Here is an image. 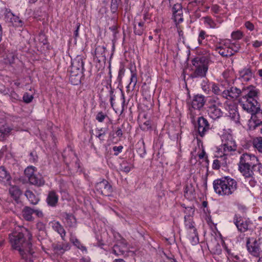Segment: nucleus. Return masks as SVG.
<instances>
[{
    "instance_id": "f257e3e1",
    "label": "nucleus",
    "mask_w": 262,
    "mask_h": 262,
    "mask_svg": "<svg viewBox=\"0 0 262 262\" xmlns=\"http://www.w3.org/2000/svg\"><path fill=\"white\" fill-rule=\"evenodd\" d=\"M9 242L13 249L19 251L22 258L30 262L33 261L32 244L29 241H26L24 234L20 232L14 231L9 235Z\"/></svg>"
},
{
    "instance_id": "f03ea898",
    "label": "nucleus",
    "mask_w": 262,
    "mask_h": 262,
    "mask_svg": "<svg viewBox=\"0 0 262 262\" xmlns=\"http://www.w3.org/2000/svg\"><path fill=\"white\" fill-rule=\"evenodd\" d=\"M238 169L245 177L254 176V170L257 169L262 174V165L257 157L254 155L245 153L241 155L238 164Z\"/></svg>"
},
{
    "instance_id": "7ed1b4c3",
    "label": "nucleus",
    "mask_w": 262,
    "mask_h": 262,
    "mask_svg": "<svg viewBox=\"0 0 262 262\" xmlns=\"http://www.w3.org/2000/svg\"><path fill=\"white\" fill-rule=\"evenodd\" d=\"M259 90L253 85L244 88L242 91L243 96L239 103L243 110L246 111H254L256 106L259 105L257 102Z\"/></svg>"
},
{
    "instance_id": "20e7f679",
    "label": "nucleus",
    "mask_w": 262,
    "mask_h": 262,
    "mask_svg": "<svg viewBox=\"0 0 262 262\" xmlns=\"http://www.w3.org/2000/svg\"><path fill=\"white\" fill-rule=\"evenodd\" d=\"M214 191L221 196H229L237 189V182L229 177L215 180L213 183Z\"/></svg>"
},
{
    "instance_id": "39448f33",
    "label": "nucleus",
    "mask_w": 262,
    "mask_h": 262,
    "mask_svg": "<svg viewBox=\"0 0 262 262\" xmlns=\"http://www.w3.org/2000/svg\"><path fill=\"white\" fill-rule=\"evenodd\" d=\"M223 104L217 97H212L208 101L206 112L213 120L221 118L223 115Z\"/></svg>"
},
{
    "instance_id": "423d86ee",
    "label": "nucleus",
    "mask_w": 262,
    "mask_h": 262,
    "mask_svg": "<svg viewBox=\"0 0 262 262\" xmlns=\"http://www.w3.org/2000/svg\"><path fill=\"white\" fill-rule=\"evenodd\" d=\"M191 62L194 68L192 77H205L208 70V60L204 57H198L193 59Z\"/></svg>"
},
{
    "instance_id": "0eeeda50",
    "label": "nucleus",
    "mask_w": 262,
    "mask_h": 262,
    "mask_svg": "<svg viewBox=\"0 0 262 262\" xmlns=\"http://www.w3.org/2000/svg\"><path fill=\"white\" fill-rule=\"evenodd\" d=\"M184 225L190 242L192 245H197L199 243V235L192 216L189 215L184 216Z\"/></svg>"
},
{
    "instance_id": "6e6552de",
    "label": "nucleus",
    "mask_w": 262,
    "mask_h": 262,
    "mask_svg": "<svg viewBox=\"0 0 262 262\" xmlns=\"http://www.w3.org/2000/svg\"><path fill=\"white\" fill-rule=\"evenodd\" d=\"M233 223L237 230L241 232H245L251 229L252 223L249 218H244L239 214H235L233 217Z\"/></svg>"
},
{
    "instance_id": "1a4fd4ad",
    "label": "nucleus",
    "mask_w": 262,
    "mask_h": 262,
    "mask_svg": "<svg viewBox=\"0 0 262 262\" xmlns=\"http://www.w3.org/2000/svg\"><path fill=\"white\" fill-rule=\"evenodd\" d=\"M222 147L224 150V155H228L229 152L235 151L236 149V145L233 140L230 134H224L222 136Z\"/></svg>"
},
{
    "instance_id": "9d476101",
    "label": "nucleus",
    "mask_w": 262,
    "mask_h": 262,
    "mask_svg": "<svg viewBox=\"0 0 262 262\" xmlns=\"http://www.w3.org/2000/svg\"><path fill=\"white\" fill-rule=\"evenodd\" d=\"M117 236L118 238L117 235H115L116 243L113 247V252L117 255H123L129 250L128 244L124 238L120 236L119 234L117 233Z\"/></svg>"
},
{
    "instance_id": "9b49d317",
    "label": "nucleus",
    "mask_w": 262,
    "mask_h": 262,
    "mask_svg": "<svg viewBox=\"0 0 262 262\" xmlns=\"http://www.w3.org/2000/svg\"><path fill=\"white\" fill-rule=\"evenodd\" d=\"M254 111H247L251 114V119L249 121L250 129H255L256 127L262 125V110L259 105L256 106Z\"/></svg>"
},
{
    "instance_id": "f8f14e48",
    "label": "nucleus",
    "mask_w": 262,
    "mask_h": 262,
    "mask_svg": "<svg viewBox=\"0 0 262 262\" xmlns=\"http://www.w3.org/2000/svg\"><path fill=\"white\" fill-rule=\"evenodd\" d=\"M205 97L202 95H195L191 101V108L190 109V115L192 119H194L195 114L193 112L195 110L200 111L205 103Z\"/></svg>"
},
{
    "instance_id": "ddd939ff",
    "label": "nucleus",
    "mask_w": 262,
    "mask_h": 262,
    "mask_svg": "<svg viewBox=\"0 0 262 262\" xmlns=\"http://www.w3.org/2000/svg\"><path fill=\"white\" fill-rule=\"evenodd\" d=\"M195 128L198 132V135L201 138H203L207 132L211 129V127L208 120L204 117L201 116L198 118Z\"/></svg>"
},
{
    "instance_id": "4468645a",
    "label": "nucleus",
    "mask_w": 262,
    "mask_h": 262,
    "mask_svg": "<svg viewBox=\"0 0 262 262\" xmlns=\"http://www.w3.org/2000/svg\"><path fill=\"white\" fill-rule=\"evenodd\" d=\"M95 188L99 193L105 196L110 195L113 192L112 185L105 180L97 183Z\"/></svg>"
},
{
    "instance_id": "2eb2a0df",
    "label": "nucleus",
    "mask_w": 262,
    "mask_h": 262,
    "mask_svg": "<svg viewBox=\"0 0 262 262\" xmlns=\"http://www.w3.org/2000/svg\"><path fill=\"white\" fill-rule=\"evenodd\" d=\"M172 17L176 24L182 23L183 21L182 6L180 4H176L172 8Z\"/></svg>"
},
{
    "instance_id": "dca6fc26",
    "label": "nucleus",
    "mask_w": 262,
    "mask_h": 262,
    "mask_svg": "<svg viewBox=\"0 0 262 262\" xmlns=\"http://www.w3.org/2000/svg\"><path fill=\"white\" fill-rule=\"evenodd\" d=\"M241 94L242 91L240 89L232 86L229 90H224L223 97L229 100H234L238 97Z\"/></svg>"
},
{
    "instance_id": "f3484780",
    "label": "nucleus",
    "mask_w": 262,
    "mask_h": 262,
    "mask_svg": "<svg viewBox=\"0 0 262 262\" xmlns=\"http://www.w3.org/2000/svg\"><path fill=\"white\" fill-rule=\"evenodd\" d=\"M83 60L81 56H78L72 60L70 71L83 73Z\"/></svg>"
},
{
    "instance_id": "a211bd4d",
    "label": "nucleus",
    "mask_w": 262,
    "mask_h": 262,
    "mask_svg": "<svg viewBox=\"0 0 262 262\" xmlns=\"http://www.w3.org/2000/svg\"><path fill=\"white\" fill-rule=\"evenodd\" d=\"M247 247L248 251L254 256H258L260 253V248L256 239H254L253 242H250V239L247 241Z\"/></svg>"
},
{
    "instance_id": "6ab92c4d",
    "label": "nucleus",
    "mask_w": 262,
    "mask_h": 262,
    "mask_svg": "<svg viewBox=\"0 0 262 262\" xmlns=\"http://www.w3.org/2000/svg\"><path fill=\"white\" fill-rule=\"evenodd\" d=\"M141 16L138 15L136 17L134 21V33L138 35H141L144 31V22L141 20Z\"/></svg>"
},
{
    "instance_id": "aec40b11",
    "label": "nucleus",
    "mask_w": 262,
    "mask_h": 262,
    "mask_svg": "<svg viewBox=\"0 0 262 262\" xmlns=\"http://www.w3.org/2000/svg\"><path fill=\"white\" fill-rule=\"evenodd\" d=\"M5 19L6 21L11 23L14 26L20 27L22 26V21L17 16L14 15L11 12L6 13Z\"/></svg>"
},
{
    "instance_id": "412c9836",
    "label": "nucleus",
    "mask_w": 262,
    "mask_h": 262,
    "mask_svg": "<svg viewBox=\"0 0 262 262\" xmlns=\"http://www.w3.org/2000/svg\"><path fill=\"white\" fill-rule=\"evenodd\" d=\"M59 196L54 190L50 191L48 194L46 202L50 207H55L58 202Z\"/></svg>"
},
{
    "instance_id": "4be33fe9",
    "label": "nucleus",
    "mask_w": 262,
    "mask_h": 262,
    "mask_svg": "<svg viewBox=\"0 0 262 262\" xmlns=\"http://www.w3.org/2000/svg\"><path fill=\"white\" fill-rule=\"evenodd\" d=\"M253 75L251 69L249 67H245L239 71V79L245 82L251 79Z\"/></svg>"
},
{
    "instance_id": "5701e85b",
    "label": "nucleus",
    "mask_w": 262,
    "mask_h": 262,
    "mask_svg": "<svg viewBox=\"0 0 262 262\" xmlns=\"http://www.w3.org/2000/svg\"><path fill=\"white\" fill-rule=\"evenodd\" d=\"M53 229L60 234L62 240H65L66 232L63 227L58 221H52L50 223Z\"/></svg>"
},
{
    "instance_id": "b1692460",
    "label": "nucleus",
    "mask_w": 262,
    "mask_h": 262,
    "mask_svg": "<svg viewBox=\"0 0 262 262\" xmlns=\"http://www.w3.org/2000/svg\"><path fill=\"white\" fill-rule=\"evenodd\" d=\"M64 222L69 228H75L76 227L77 222L75 216L72 214L63 213L62 214Z\"/></svg>"
},
{
    "instance_id": "393cba45",
    "label": "nucleus",
    "mask_w": 262,
    "mask_h": 262,
    "mask_svg": "<svg viewBox=\"0 0 262 262\" xmlns=\"http://www.w3.org/2000/svg\"><path fill=\"white\" fill-rule=\"evenodd\" d=\"M106 48L103 46H98L96 48L95 51V58H97L98 61H105Z\"/></svg>"
},
{
    "instance_id": "a878e982",
    "label": "nucleus",
    "mask_w": 262,
    "mask_h": 262,
    "mask_svg": "<svg viewBox=\"0 0 262 262\" xmlns=\"http://www.w3.org/2000/svg\"><path fill=\"white\" fill-rule=\"evenodd\" d=\"M70 75L69 80L73 85H78L81 81L82 73L76 72L70 70Z\"/></svg>"
},
{
    "instance_id": "bb28decb",
    "label": "nucleus",
    "mask_w": 262,
    "mask_h": 262,
    "mask_svg": "<svg viewBox=\"0 0 262 262\" xmlns=\"http://www.w3.org/2000/svg\"><path fill=\"white\" fill-rule=\"evenodd\" d=\"M30 184L37 186H41L44 185L45 181L42 176L39 173H35L33 176L29 180Z\"/></svg>"
},
{
    "instance_id": "cd10ccee",
    "label": "nucleus",
    "mask_w": 262,
    "mask_h": 262,
    "mask_svg": "<svg viewBox=\"0 0 262 262\" xmlns=\"http://www.w3.org/2000/svg\"><path fill=\"white\" fill-rule=\"evenodd\" d=\"M228 44H225V47L219 46L216 48L215 50L222 56H231L234 54L232 51H230Z\"/></svg>"
},
{
    "instance_id": "c85d7f7f",
    "label": "nucleus",
    "mask_w": 262,
    "mask_h": 262,
    "mask_svg": "<svg viewBox=\"0 0 262 262\" xmlns=\"http://www.w3.org/2000/svg\"><path fill=\"white\" fill-rule=\"evenodd\" d=\"M152 92L149 90V88L145 86L143 87L142 90V95L148 104L151 105L153 99L152 97Z\"/></svg>"
},
{
    "instance_id": "c756f323",
    "label": "nucleus",
    "mask_w": 262,
    "mask_h": 262,
    "mask_svg": "<svg viewBox=\"0 0 262 262\" xmlns=\"http://www.w3.org/2000/svg\"><path fill=\"white\" fill-rule=\"evenodd\" d=\"M70 242L76 247L78 249H80L82 252L87 253L86 248L83 246L80 242L76 238V236H74L72 233L70 234Z\"/></svg>"
},
{
    "instance_id": "7c9ffc66",
    "label": "nucleus",
    "mask_w": 262,
    "mask_h": 262,
    "mask_svg": "<svg viewBox=\"0 0 262 262\" xmlns=\"http://www.w3.org/2000/svg\"><path fill=\"white\" fill-rule=\"evenodd\" d=\"M36 228L40 232L37 235L38 239H43L47 236L46 225L41 222H39L36 224Z\"/></svg>"
},
{
    "instance_id": "2f4dec72",
    "label": "nucleus",
    "mask_w": 262,
    "mask_h": 262,
    "mask_svg": "<svg viewBox=\"0 0 262 262\" xmlns=\"http://www.w3.org/2000/svg\"><path fill=\"white\" fill-rule=\"evenodd\" d=\"M11 176L3 166L0 167V182L7 183L10 181Z\"/></svg>"
},
{
    "instance_id": "473e14b6",
    "label": "nucleus",
    "mask_w": 262,
    "mask_h": 262,
    "mask_svg": "<svg viewBox=\"0 0 262 262\" xmlns=\"http://www.w3.org/2000/svg\"><path fill=\"white\" fill-rule=\"evenodd\" d=\"M34 209L26 206L23 210V216L27 221H32L33 220L32 214L34 213Z\"/></svg>"
},
{
    "instance_id": "72a5a7b5",
    "label": "nucleus",
    "mask_w": 262,
    "mask_h": 262,
    "mask_svg": "<svg viewBox=\"0 0 262 262\" xmlns=\"http://www.w3.org/2000/svg\"><path fill=\"white\" fill-rule=\"evenodd\" d=\"M9 192L11 195L17 202L18 201L20 196L21 195L20 190L16 186H11L9 189Z\"/></svg>"
},
{
    "instance_id": "f704fd0d",
    "label": "nucleus",
    "mask_w": 262,
    "mask_h": 262,
    "mask_svg": "<svg viewBox=\"0 0 262 262\" xmlns=\"http://www.w3.org/2000/svg\"><path fill=\"white\" fill-rule=\"evenodd\" d=\"M25 195L32 204L36 205L38 203L39 199L31 190H27L25 192Z\"/></svg>"
},
{
    "instance_id": "c9c22d12",
    "label": "nucleus",
    "mask_w": 262,
    "mask_h": 262,
    "mask_svg": "<svg viewBox=\"0 0 262 262\" xmlns=\"http://www.w3.org/2000/svg\"><path fill=\"white\" fill-rule=\"evenodd\" d=\"M204 25L210 29L217 28L216 23L210 16H205L202 18Z\"/></svg>"
},
{
    "instance_id": "e433bc0d",
    "label": "nucleus",
    "mask_w": 262,
    "mask_h": 262,
    "mask_svg": "<svg viewBox=\"0 0 262 262\" xmlns=\"http://www.w3.org/2000/svg\"><path fill=\"white\" fill-rule=\"evenodd\" d=\"M12 130V128L7 125H3L0 128V139H3L5 137L8 136Z\"/></svg>"
},
{
    "instance_id": "4c0bfd02",
    "label": "nucleus",
    "mask_w": 262,
    "mask_h": 262,
    "mask_svg": "<svg viewBox=\"0 0 262 262\" xmlns=\"http://www.w3.org/2000/svg\"><path fill=\"white\" fill-rule=\"evenodd\" d=\"M253 147L262 154V137H256L252 141Z\"/></svg>"
},
{
    "instance_id": "58836bf2",
    "label": "nucleus",
    "mask_w": 262,
    "mask_h": 262,
    "mask_svg": "<svg viewBox=\"0 0 262 262\" xmlns=\"http://www.w3.org/2000/svg\"><path fill=\"white\" fill-rule=\"evenodd\" d=\"M194 188L192 184H187L185 187V195L189 198L193 197L194 194Z\"/></svg>"
},
{
    "instance_id": "ea45409f",
    "label": "nucleus",
    "mask_w": 262,
    "mask_h": 262,
    "mask_svg": "<svg viewBox=\"0 0 262 262\" xmlns=\"http://www.w3.org/2000/svg\"><path fill=\"white\" fill-rule=\"evenodd\" d=\"M131 74H132L130 78V82L126 88L128 89L132 88V90H133L137 84V77L136 73L134 71H131Z\"/></svg>"
},
{
    "instance_id": "a19ab883",
    "label": "nucleus",
    "mask_w": 262,
    "mask_h": 262,
    "mask_svg": "<svg viewBox=\"0 0 262 262\" xmlns=\"http://www.w3.org/2000/svg\"><path fill=\"white\" fill-rule=\"evenodd\" d=\"M224 248L227 253V256L228 260L236 262V260H239L238 256L235 254L234 252H232L231 250L228 249L226 245L224 246Z\"/></svg>"
},
{
    "instance_id": "79ce46f5",
    "label": "nucleus",
    "mask_w": 262,
    "mask_h": 262,
    "mask_svg": "<svg viewBox=\"0 0 262 262\" xmlns=\"http://www.w3.org/2000/svg\"><path fill=\"white\" fill-rule=\"evenodd\" d=\"M36 171V167L33 166H28L25 170L24 173L26 177L29 180Z\"/></svg>"
},
{
    "instance_id": "37998d69",
    "label": "nucleus",
    "mask_w": 262,
    "mask_h": 262,
    "mask_svg": "<svg viewBox=\"0 0 262 262\" xmlns=\"http://www.w3.org/2000/svg\"><path fill=\"white\" fill-rule=\"evenodd\" d=\"M133 168V164L126 161H123L120 164V170L126 173H128Z\"/></svg>"
},
{
    "instance_id": "c03bdc74",
    "label": "nucleus",
    "mask_w": 262,
    "mask_h": 262,
    "mask_svg": "<svg viewBox=\"0 0 262 262\" xmlns=\"http://www.w3.org/2000/svg\"><path fill=\"white\" fill-rule=\"evenodd\" d=\"M53 249L55 252L58 253H62L65 251L69 249V247L68 245H63L61 244H54Z\"/></svg>"
},
{
    "instance_id": "a18cd8bd",
    "label": "nucleus",
    "mask_w": 262,
    "mask_h": 262,
    "mask_svg": "<svg viewBox=\"0 0 262 262\" xmlns=\"http://www.w3.org/2000/svg\"><path fill=\"white\" fill-rule=\"evenodd\" d=\"M212 92L216 95H221L223 96L224 90H225L223 86L215 83H213L211 86Z\"/></svg>"
},
{
    "instance_id": "49530a36",
    "label": "nucleus",
    "mask_w": 262,
    "mask_h": 262,
    "mask_svg": "<svg viewBox=\"0 0 262 262\" xmlns=\"http://www.w3.org/2000/svg\"><path fill=\"white\" fill-rule=\"evenodd\" d=\"M227 42H226V44L228 45V46L229 47V49L230 51H232V52L234 53L235 52H238L241 46L240 44L238 42H229L230 40H227Z\"/></svg>"
},
{
    "instance_id": "de8ad7c7",
    "label": "nucleus",
    "mask_w": 262,
    "mask_h": 262,
    "mask_svg": "<svg viewBox=\"0 0 262 262\" xmlns=\"http://www.w3.org/2000/svg\"><path fill=\"white\" fill-rule=\"evenodd\" d=\"M120 2L121 0H112L111 4V10L113 13H116L117 11Z\"/></svg>"
},
{
    "instance_id": "09e8293b",
    "label": "nucleus",
    "mask_w": 262,
    "mask_h": 262,
    "mask_svg": "<svg viewBox=\"0 0 262 262\" xmlns=\"http://www.w3.org/2000/svg\"><path fill=\"white\" fill-rule=\"evenodd\" d=\"M140 128L144 131L148 130L151 128V123L149 120H146L143 123L140 124Z\"/></svg>"
},
{
    "instance_id": "8fccbe9b",
    "label": "nucleus",
    "mask_w": 262,
    "mask_h": 262,
    "mask_svg": "<svg viewBox=\"0 0 262 262\" xmlns=\"http://www.w3.org/2000/svg\"><path fill=\"white\" fill-rule=\"evenodd\" d=\"M243 35L242 31L237 30L232 33L231 37L233 40H239L243 37Z\"/></svg>"
},
{
    "instance_id": "3c124183",
    "label": "nucleus",
    "mask_w": 262,
    "mask_h": 262,
    "mask_svg": "<svg viewBox=\"0 0 262 262\" xmlns=\"http://www.w3.org/2000/svg\"><path fill=\"white\" fill-rule=\"evenodd\" d=\"M207 36L206 35V33L204 30H201L199 32L198 41L199 45H202L203 43V40Z\"/></svg>"
},
{
    "instance_id": "603ef678",
    "label": "nucleus",
    "mask_w": 262,
    "mask_h": 262,
    "mask_svg": "<svg viewBox=\"0 0 262 262\" xmlns=\"http://www.w3.org/2000/svg\"><path fill=\"white\" fill-rule=\"evenodd\" d=\"M106 134V129L101 128L100 129H98L97 132L96 137L99 138L101 141H104V139L103 137L105 136Z\"/></svg>"
},
{
    "instance_id": "864d4df0",
    "label": "nucleus",
    "mask_w": 262,
    "mask_h": 262,
    "mask_svg": "<svg viewBox=\"0 0 262 262\" xmlns=\"http://www.w3.org/2000/svg\"><path fill=\"white\" fill-rule=\"evenodd\" d=\"M107 116L102 112H98L96 115V119L99 122H102Z\"/></svg>"
},
{
    "instance_id": "5fc2aeb1",
    "label": "nucleus",
    "mask_w": 262,
    "mask_h": 262,
    "mask_svg": "<svg viewBox=\"0 0 262 262\" xmlns=\"http://www.w3.org/2000/svg\"><path fill=\"white\" fill-rule=\"evenodd\" d=\"M23 98L25 103H29L32 101L33 96L32 95L29 94L28 93H26L24 94Z\"/></svg>"
},
{
    "instance_id": "6e6d98bb",
    "label": "nucleus",
    "mask_w": 262,
    "mask_h": 262,
    "mask_svg": "<svg viewBox=\"0 0 262 262\" xmlns=\"http://www.w3.org/2000/svg\"><path fill=\"white\" fill-rule=\"evenodd\" d=\"M163 255H162V257L163 258L164 260H168L170 261H175L174 259V256L170 253L168 254V255H167L165 253H162Z\"/></svg>"
},
{
    "instance_id": "4d7b16f0",
    "label": "nucleus",
    "mask_w": 262,
    "mask_h": 262,
    "mask_svg": "<svg viewBox=\"0 0 262 262\" xmlns=\"http://www.w3.org/2000/svg\"><path fill=\"white\" fill-rule=\"evenodd\" d=\"M221 162L220 160H214L212 164V168L213 169H219L221 167Z\"/></svg>"
},
{
    "instance_id": "13d9d810",
    "label": "nucleus",
    "mask_w": 262,
    "mask_h": 262,
    "mask_svg": "<svg viewBox=\"0 0 262 262\" xmlns=\"http://www.w3.org/2000/svg\"><path fill=\"white\" fill-rule=\"evenodd\" d=\"M124 73H125V69L124 68V66L121 65L120 67L119 72H118V78L119 80H121L122 79L123 76L124 75Z\"/></svg>"
},
{
    "instance_id": "bf43d9fd",
    "label": "nucleus",
    "mask_w": 262,
    "mask_h": 262,
    "mask_svg": "<svg viewBox=\"0 0 262 262\" xmlns=\"http://www.w3.org/2000/svg\"><path fill=\"white\" fill-rule=\"evenodd\" d=\"M201 85H202V90L205 92L208 93L210 91V87L207 82L204 81L202 83Z\"/></svg>"
},
{
    "instance_id": "052dcab7",
    "label": "nucleus",
    "mask_w": 262,
    "mask_h": 262,
    "mask_svg": "<svg viewBox=\"0 0 262 262\" xmlns=\"http://www.w3.org/2000/svg\"><path fill=\"white\" fill-rule=\"evenodd\" d=\"M245 27L249 30L252 31L254 30V25L249 21H247L245 23Z\"/></svg>"
},
{
    "instance_id": "680f3d73",
    "label": "nucleus",
    "mask_w": 262,
    "mask_h": 262,
    "mask_svg": "<svg viewBox=\"0 0 262 262\" xmlns=\"http://www.w3.org/2000/svg\"><path fill=\"white\" fill-rule=\"evenodd\" d=\"M245 178L250 179V180L249 181V183L251 187H253L256 185L257 181L255 180V179L253 177V176L251 177H245Z\"/></svg>"
},
{
    "instance_id": "e2e57ef3",
    "label": "nucleus",
    "mask_w": 262,
    "mask_h": 262,
    "mask_svg": "<svg viewBox=\"0 0 262 262\" xmlns=\"http://www.w3.org/2000/svg\"><path fill=\"white\" fill-rule=\"evenodd\" d=\"M252 46L255 48H259L262 46V41L255 40L253 42Z\"/></svg>"
},
{
    "instance_id": "0e129e2a",
    "label": "nucleus",
    "mask_w": 262,
    "mask_h": 262,
    "mask_svg": "<svg viewBox=\"0 0 262 262\" xmlns=\"http://www.w3.org/2000/svg\"><path fill=\"white\" fill-rule=\"evenodd\" d=\"M110 94L111 105L112 107H113V106H114V102L113 101L115 99V95L114 94V91L113 90H111L110 91Z\"/></svg>"
},
{
    "instance_id": "69168bd1",
    "label": "nucleus",
    "mask_w": 262,
    "mask_h": 262,
    "mask_svg": "<svg viewBox=\"0 0 262 262\" xmlns=\"http://www.w3.org/2000/svg\"><path fill=\"white\" fill-rule=\"evenodd\" d=\"M122 149L123 147L122 146L113 147V150L114 151H117V153L115 154V155H117L118 153L121 152L122 151Z\"/></svg>"
},
{
    "instance_id": "338daca9",
    "label": "nucleus",
    "mask_w": 262,
    "mask_h": 262,
    "mask_svg": "<svg viewBox=\"0 0 262 262\" xmlns=\"http://www.w3.org/2000/svg\"><path fill=\"white\" fill-rule=\"evenodd\" d=\"M199 158L200 159H202L205 158L206 161H207V157L206 156V152L204 150H203L200 154L198 155Z\"/></svg>"
},
{
    "instance_id": "774afa93",
    "label": "nucleus",
    "mask_w": 262,
    "mask_h": 262,
    "mask_svg": "<svg viewBox=\"0 0 262 262\" xmlns=\"http://www.w3.org/2000/svg\"><path fill=\"white\" fill-rule=\"evenodd\" d=\"M80 26V25L79 23H77V24H76V29L74 31V36H75V38L78 37V36H79L78 32H79Z\"/></svg>"
}]
</instances>
